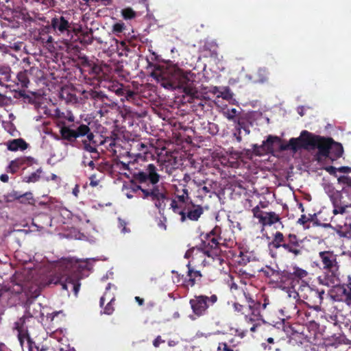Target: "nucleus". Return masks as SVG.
<instances>
[{
	"label": "nucleus",
	"mask_w": 351,
	"mask_h": 351,
	"mask_svg": "<svg viewBox=\"0 0 351 351\" xmlns=\"http://www.w3.org/2000/svg\"><path fill=\"white\" fill-rule=\"evenodd\" d=\"M22 292H25L29 298H36L40 294L41 288L36 285H32L29 287L28 290L26 291V288L19 285V289H17L16 293H20Z\"/></svg>",
	"instance_id": "a878e982"
},
{
	"label": "nucleus",
	"mask_w": 351,
	"mask_h": 351,
	"mask_svg": "<svg viewBox=\"0 0 351 351\" xmlns=\"http://www.w3.org/2000/svg\"><path fill=\"white\" fill-rule=\"evenodd\" d=\"M296 302L297 301L289 300L285 303V306L280 310L285 317L290 319L296 315L300 316V315H301V310L298 308Z\"/></svg>",
	"instance_id": "412c9836"
},
{
	"label": "nucleus",
	"mask_w": 351,
	"mask_h": 351,
	"mask_svg": "<svg viewBox=\"0 0 351 351\" xmlns=\"http://www.w3.org/2000/svg\"><path fill=\"white\" fill-rule=\"evenodd\" d=\"M60 269L63 272L55 284H60L62 289L69 291V288L75 296L80 291V280L83 278V271L88 268L86 262L74 258H65L60 263Z\"/></svg>",
	"instance_id": "f03ea898"
},
{
	"label": "nucleus",
	"mask_w": 351,
	"mask_h": 351,
	"mask_svg": "<svg viewBox=\"0 0 351 351\" xmlns=\"http://www.w3.org/2000/svg\"><path fill=\"white\" fill-rule=\"evenodd\" d=\"M28 143L21 138L12 139L7 142L8 149L12 152L25 150L28 147Z\"/></svg>",
	"instance_id": "b1692460"
},
{
	"label": "nucleus",
	"mask_w": 351,
	"mask_h": 351,
	"mask_svg": "<svg viewBox=\"0 0 351 351\" xmlns=\"http://www.w3.org/2000/svg\"><path fill=\"white\" fill-rule=\"evenodd\" d=\"M12 103L11 97H7L6 95L0 93V108L8 106Z\"/></svg>",
	"instance_id": "49530a36"
},
{
	"label": "nucleus",
	"mask_w": 351,
	"mask_h": 351,
	"mask_svg": "<svg viewBox=\"0 0 351 351\" xmlns=\"http://www.w3.org/2000/svg\"><path fill=\"white\" fill-rule=\"evenodd\" d=\"M155 184H153L152 188L142 189L141 194L138 195L143 199H150L154 203L159 212L163 211L166 208V201L169 199L167 192L164 187Z\"/></svg>",
	"instance_id": "9b49d317"
},
{
	"label": "nucleus",
	"mask_w": 351,
	"mask_h": 351,
	"mask_svg": "<svg viewBox=\"0 0 351 351\" xmlns=\"http://www.w3.org/2000/svg\"><path fill=\"white\" fill-rule=\"evenodd\" d=\"M42 168L38 169L35 172H33L30 175L25 176L24 180L26 182H36L39 180L40 178V173H42Z\"/></svg>",
	"instance_id": "c9c22d12"
},
{
	"label": "nucleus",
	"mask_w": 351,
	"mask_h": 351,
	"mask_svg": "<svg viewBox=\"0 0 351 351\" xmlns=\"http://www.w3.org/2000/svg\"><path fill=\"white\" fill-rule=\"evenodd\" d=\"M204 213L203 207L201 205L195 204L190 201L184 207V212L182 213L180 221L184 222L187 219L197 221Z\"/></svg>",
	"instance_id": "f3484780"
},
{
	"label": "nucleus",
	"mask_w": 351,
	"mask_h": 351,
	"mask_svg": "<svg viewBox=\"0 0 351 351\" xmlns=\"http://www.w3.org/2000/svg\"><path fill=\"white\" fill-rule=\"evenodd\" d=\"M330 149H333V152H334V154H335V157L340 158L342 156L343 152V149L342 145L340 143H335L333 141V143H332Z\"/></svg>",
	"instance_id": "a19ab883"
},
{
	"label": "nucleus",
	"mask_w": 351,
	"mask_h": 351,
	"mask_svg": "<svg viewBox=\"0 0 351 351\" xmlns=\"http://www.w3.org/2000/svg\"><path fill=\"white\" fill-rule=\"evenodd\" d=\"M121 169L128 170L134 180L140 183H145L149 181L151 184H157L160 180V176L157 173V169L154 164H149L142 169L137 168L138 163L135 161L125 163L121 162Z\"/></svg>",
	"instance_id": "423d86ee"
},
{
	"label": "nucleus",
	"mask_w": 351,
	"mask_h": 351,
	"mask_svg": "<svg viewBox=\"0 0 351 351\" xmlns=\"http://www.w3.org/2000/svg\"><path fill=\"white\" fill-rule=\"evenodd\" d=\"M174 199L184 203L189 202V199L190 197L189 191L185 185L183 186L181 190L178 188L176 189Z\"/></svg>",
	"instance_id": "c85d7f7f"
},
{
	"label": "nucleus",
	"mask_w": 351,
	"mask_h": 351,
	"mask_svg": "<svg viewBox=\"0 0 351 351\" xmlns=\"http://www.w3.org/2000/svg\"><path fill=\"white\" fill-rule=\"evenodd\" d=\"M310 218L306 217L305 215H302L300 218H299L298 223L302 225H305L308 221H310Z\"/></svg>",
	"instance_id": "052dcab7"
},
{
	"label": "nucleus",
	"mask_w": 351,
	"mask_h": 351,
	"mask_svg": "<svg viewBox=\"0 0 351 351\" xmlns=\"http://www.w3.org/2000/svg\"><path fill=\"white\" fill-rule=\"evenodd\" d=\"M131 188L132 191L135 193H137L138 191L141 192V190L143 189L140 185L134 184V182L131 183Z\"/></svg>",
	"instance_id": "0e129e2a"
},
{
	"label": "nucleus",
	"mask_w": 351,
	"mask_h": 351,
	"mask_svg": "<svg viewBox=\"0 0 351 351\" xmlns=\"http://www.w3.org/2000/svg\"><path fill=\"white\" fill-rule=\"evenodd\" d=\"M269 72L265 68H260L257 71V80L259 83H265L268 81Z\"/></svg>",
	"instance_id": "f704fd0d"
},
{
	"label": "nucleus",
	"mask_w": 351,
	"mask_h": 351,
	"mask_svg": "<svg viewBox=\"0 0 351 351\" xmlns=\"http://www.w3.org/2000/svg\"><path fill=\"white\" fill-rule=\"evenodd\" d=\"M233 308L234 311L242 315H245V313H247V307L244 306L243 304H241L239 302H234L233 304Z\"/></svg>",
	"instance_id": "de8ad7c7"
},
{
	"label": "nucleus",
	"mask_w": 351,
	"mask_h": 351,
	"mask_svg": "<svg viewBox=\"0 0 351 351\" xmlns=\"http://www.w3.org/2000/svg\"><path fill=\"white\" fill-rule=\"evenodd\" d=\"M224 116L229 120L234 122H237V117L239 114V112L236 108H228L223 112Z\"/></svg>",
	"instance_id": "4c0bfd02"
},
{
	"label": "nucleus",
	"mask_w": 351,
	"mask_h": 351,
	"mask_svg": "<svg viewBox=\"0 0 351 351\" xmlns=\"http://www.w3.org/2000/svg\"><path fill=\"white\" fill-rule=\"evenodd\" d=\"M125 88L123 86V85L120 84V87H117L114 93L118 96L123 97L124 95Z\"/></svg>",
	"instance_id": "e2e57ef3"
},
{
	"label": "nucleus",
	"mask_w": 351,
	"mask_h": 351,
	"mask_svg": "<svg viewBox=\"0 0 351 351\" xmlns=\"http://www.w3.org/2000/svg\"><path fill=\"white\" fill-rule=\"evenodd\" d=\"M241 293L247 303V313H245V321L249 324L263 321V311L268 304L267 300L265 299L264 303L261 304L260 302L254 301L249 292L242 289Z\"/></svg>",
	"instance_id": "1a4fd4ad"
},
{
	"label": "nucleus",
	"mask_w": 351,
	"mask_h": 351,
	"mask_svg": "<svg viewBox=\"0 0 351 351\" xmlns=\"http://www.w3.org/2000/svg\"><path fill=\"white\" fill-rule=\"evenodd\" d=\"M261 271L264 274V275L266 277L268 278L273 276L277 272L276 270L273 269L270 267H266L265 269H262Z\"/></svg>",
	"instance_id": "3c124183"
},
{
	"label": "nucleus",
	"mask_w": 351,
	"mask_h": 351,
	"mask_svg": "<svg viewBox=\"0 0 351 351\" xmlns=\"http://www.w3.org/2000/svg\"><path fill=\"white\" fill-rule=\"evenodd\" d=\"M136 96V94L135 92L131 90L130 89L126 88H125L124 95L123 97H124L126 100L130 101L134 99Z\"/></svg>",
	"instance_id": "8fccbe9b"
},
{
	"label": "nucleus",
	"mask_w": 351,
	"mask_h": 351,
	"mask_svg": "<svg viewBox=\"0 0 351 351\" xmlns=\"http://www.w3.org/2000/svg\"><path fill=\"white\" fill-rule=\"evenodd\" d=\"M122 15L125 19H132L136 16L135 12L130 8L122 10Z\"/></svg>",
	"instance_id": "a18cd8bd"
},
{
	"label": "nucleus",
	"mask_w": 351,
	"mask_h": 351,
	"mask_svg": "<svg viewBox=\"0 0 351 351\" xmlns=\"http://www.w3.org/2000/svg\"><path fill=\"white\" fill-rule=\"evenodd\" d=\"M188 270L186 277L183 280V284L186 287H193L196 283L200 282L202 275L199 270L195 269L191 266L190 263L186 265Z\"/></svg>",
	"instance_id": "aec40b11"
},
{
	"label": "nucleus",
	"mask_w": 351,
	"mask_h": 351,
	"mask_svg": "<svg viewBox=\"0 0 351 351\" xmlns=\"http://www.w3.org/2000/svg\"><path fill=\"white\" fill-rule=\"evenodd\" d=\"M221 241L222 237L221 235L219 237H213L212 239L208 242L201 243L199 249L207 256L213 257L219 264H222L224 260L219 256L221 252L219 246Z\"/></svg>",
	"instance_id": "2eb2a0df"
},
{
	"label": "nucleus",
	"mask_w": 351,
	"mask_h": 351,
	"mask_svg": "<svg viewBox=\"0 0 351 351\" xmlns=\"http://www.w3.org/2000/svg\"><path fill=\"white\" fill-rule=\"evenodd\" d=\"M347 288L344 287V285L339 288L342 289L343 293L345 295V302L348 305L351 306V281L350 280L346 285Z\"/></svg>",
	"instance_id": "72a5a7b5"
},
{
	"label": "nucleus",
	"mask_w": 351,
	"mask_h": 351,
	"mask_svg": "<svg viewBox=\"0 0 351 351\" xmlns=\"http://www.w3.org/2000/svg\"><path fill=\"white\" fill-rule=\"evenodd\" d=\"M51 25L56 32H58L61 34H69L74 32L72 22L69 21V19L65 16H56L51 19Z\"/></svg>",
	"instance_id": "6ab92c4d"
},
{
	"label": "nucleus",
	"mask_w": 351,
	"mask_h": 351,
	"mask_svg": "<svg viewBox=\"0 0 351 351\" xmlns=\"http://www.w3.org/2000/svg\"><path fill=\"white\" fill-rule=\"evenodd\" d=\"M220 234H221V228L218 226H215L210 232L206 233L202 232L200 234L201 243L208 242L212 239L213 237H219Z\"/></svg>",
	"instance_id": "cd10ccee"
},
{
	"label": "nucleus",
	"mask_w": 351,
	"mask_h": 351,
	"mask_svg": "<svg viewBox=\"0 0 351 351\" xmlns=\"http://www.w3.org/2000/svg\"><path fill=\"white\" fill-rule=\"evenodd\" d=\"M85 97L93 101V105L97 108H100V112H108V108H114L117 104L110 99L101 91L90 90L86 93Z\"/></svg>",
	"instance_id": "4468645a"
},
{
	"label": "nucleus",
	"mask_w": 351,
	"mask_h": 351,
	"mask_svg": "<svg viewBox=\"0 0 351 351\" xmlns=\"http://www.w3.org/2000/svg\"><path fill=\"white\" fill-rule=\"evenodd\" d=\"M93 29L92 28H87L86 31L82 33L81 43L84 45H91L94 40Z\"/></svg>",
	"instance_id": "2f4dec72"
},
{
	"label": "nucleus",
	"mask_w": 351,
	"mask_h": 351,
	"mask_svg": "<svg viewBox=\"0 0 351 351\" xmlns=\"http://www.w3.org/2000/svg\"><path fill=\"white\" fill-rule=\"evenodd\" d=\"M162 343H165V340L162 339L160 335H158L153 341V346L155 348H158V347H159L160 344Z\"/></svg>",
	"instance_id": "680f3d73"
},
{
	"label": "nucleus",
	"mask_w": 351,
	"mask_h": 351,
	"mask_svg": "<svg viewBox=\"0 0 351 351\" xmlns=\"http://www.w3.org/2000/svg\"><path fill=\"white\" fill-rule=\"evenodd\" d=\"M84 149L90 153H97V149L95 147L92 146L90 143L87 142L86 140L83 141Z\"/></svg>",
	"instance_id": "603ef678"
},
{
	"label": "nucleus",
	"mask_w": 351,
	"mask_h": 351,
	"mask_svg": "<svg viewBox=\"0 0 351 351\" xmlns=\"http://www.w3.org/2000/svg\"><path fill=\"white\" fill-rule=\"evenodd\" d=\"M308 273L306 270L294 267L293 271L284 270L280 274L278 281L285 288L292 289L295 294L298 295L300 293V289L305 285H308L305 278Z\"/></svg>",
	"instance_id": "0eeeda50"
},
{
	"label": "nucleus",
	"mask_w": 351,
	"mask_h": 351,
	"mask_svg": "<svg viewBox=\"0 0 351 351\" xmlns=\"http://www.w3.org/2000/svg\"><path fill=\"white\" fill-rule=\"evenodd\" d=\"M296 140H293L291 138L289 139V143L287 144H280L279 146V149L280 151H287L291 150L293 153H295V147H294V142Z\"/></svg>",
	"instance_id": "79ce46f5"
},
{
	"label": "nucleus",
	"mask_w": 351,
	"mask_h": 351,
	"mask_svg": "<svg viewBox=\"0 0 351 351\" xmlns=\"http://www.w3.org/2000/svg\"><path fill=\"white\" fill-rule=\"evenodd\" d=\"M302 313L301 315H300L299 317H302L303 315H304V316L306 317V321L308 322H313V319L311 318V313L307 312V311H301Z\"/></svg>",
	"instance_id": "69168bd1"
},
{
	"label": "nucleus",
	"mask_w": 351,
	"mask_h": 351,
	"mask_svg": "<svg viewBox=\"0 0 351 351\" xmlns=\"http://www.w3.org/2000/svg\"><path fill=\"white\" fill-rule=\"evenodd\" d=\"M126 29V26L123 22H118L113 25L112 31L113 34L119 36Z\"/></svg>",
	"instance_id": "ea45409f"
},
{
	"label": "nucleus",
	"mask_w": 351,
	"mask_h": 351,
	"mask_svg": "<svg viewBox=\"0 0 351 351\" xmlns=\"http://www.w3.org/2000/svg\"><path fill=\"white\" fill-rule=\"evenodd\" d=\"M217 351H239L236 345H231L226 342H220Z\"/></svg>",
	"instance_id": "e433bc0d"
},
{
	"label": "nucleus",
	"mask_w": 351,
	"mask_h": 351,
	"mask_svg": "<svg viewBox=\"0 0 351 351\" xmlns=\"http://www.w3.org/2000/svg\"><path fill=\"white\" fill-rule=\"evenodd\" d=\"M234 136L236 137L237 141L240 143L242 141L241 137V132L239 130H236V132L234 133Z\"/></svg>",
	"instance_id": "774afa93"
},
{
	"label": "nucleus",
	"mask_w": 351,
	"mask_h": 351,
	"mask_svg": "<svg viewBox=\"0 0 351 351\" xmlns=\"http://www.w3.org/2000/svg\"><path fill=\"white\" fill-rule=\"evenodd\" d=\"M209 130L210 131V134L214 135L217 134L219 131L218 125L216 123H209Z\"/></svg>",
	"instance_id": "13d9d810"
},
{
	"label": "nucleus",
	"mask_w": 351,
	"mask_h": 351,
	"mask_svg": "<svg viewBox=\"0 0 351 351\" xmlns=\"http://www.w3.org/2000/svg\"><path fill=\"white\" fill-rule=\"evenodd\" d=\"M34 322L35 319L33 315L29 314L28 311H27L25 315L14 322V329L17 331L18 340L22 348H24L25 343L27 346L32 341L29 335V328L32 326L31 324Z\"/></svg>",
	"instance_id": "9d476101"
},
{
	"label": "nucleus",
	"mask_w": 351,
	"mask_h": 351,
	"mask_svg": "<svg viewBox=\"0 0 351 351\" xmlns=\"http://www.w3.org/2000/svg\"><path fill=\"white\" fill-rule=\"evenodd\" d=\"M188 203L181 202L178 199H173L170 204V208L172 209L174 213L178 214L181 217L182 213L184 212V207Z\"/></svg>",
	"instance_id": "c756f323"
},
{
	"label": "nucleus",
	"mask_w": 351,
	"mask_h": 351,
	"mask_svg": "<svg viewBox=\"0 0 351 351\" xmlns=\"http://www.w3.org/2000/svg\"><path fill=\"white\" fill-rule=\"evenodd\" d=\"M54 115L58 119V126L60 129L61 126L60 124L62 121H63L65 125H66V121L72 123V124L76 123L75 122V116L69 110H61L60 109L57 108L54 111Z\"/></svg>",
	"instance_id": "4be33fe9"
},
{
	"label": "nucleus",
	"mask_w": 351,
	"mask_h": 351,
	"mask_svg": "<svg viewBox=\"0 0 351 351\" xmlns=\"http://www.w3.org/2000/svg\"><path fill=\"white\" fill-rule=\"evenodd\" d=\"M269 246L275 249L282 248L287 254H291L294 258L302 256L307 251L304 246V241L296 234L289 233L284 235L279 231L274 234Z\"/></svg>",
	"instance_id": "39448f33"
},
{
	"label": "nucleus",
	"mask_w": 351,
	"mask_h": 351,
	"mask_svg": "<svg viewBox=\"0 0 351 351\" xmlns=\"http://www.w3.org/2000/svg\"><path fill=\"white\" fill-rule=\"evenodd\" d=\"M60 136L63 140L74 142L77 138L86 136L87 142L95 143V135L91 132L90 128L84 123L77 121L75 123L65 125L63 121L60 124Z\"/></svg>",
	"instance_id": "6e6552de"
},
{
	"label": "nucleus",
	"mask_w": 351,
	"mask_h": 351,
	"mask_svg": "<svg viewBox=\"0 0 351 351\" xmlns=\"http://www.w3.org/2000/svg\"><path fill=\"white\" fill-rule=\"evenodd\" d=\"M296 140L294 142L295 152L300 149L311 150L317 149V156L327 158L330 154V148L333 139L331 138H325L324 136L314 134L307 130H302L299 137L291 138Z\"/></svg>",
	"instance_id": "20e7f679"
},
{
	"label": "nucleus",
	"mask_w": 351,
	"mask_h": 351,
	"mask_svg": "<svg viewBox=\"0 0 351 351\" xmlns=\"http://www.w3.org/2000/svg\"><path fill=\"white\" fill-rule=\"evenodd\" d=\"M217 300L218 297L215 294H213L210 296L199 295H194L189 300V304L194 315L199 317L206 315L209 307L215 304Z\"/></svg>",
	"instance_id": "f8f14e48"
},
{
	"label": "nucleus",
	"mask_w": 351,
	"mask_h": 351,
	"mask_svg": "<svg viewBox=\"0 0 351 351\" xmlns=\"http://www.w3.org/2000/svg\"><path fill=\"white\" fill-rule=\"evenodd\" d=\"M346 208H347V206H335L333 213L335 215L343 214L346 213Z\"/></svg>",
	"instance_id": "6e6d98bb"
},
{
	"label": "nucleus",
	"mask_w": 351,
	"mask_h": 351,
	"mask_svg": "<svg viewBox=\"0 0 351 351\" xmlns=\"http://www.w3.org/2000/svg\"><path fill=\"white\" fill-rule=\"evenodd\" d=\"M24 197H25L27 199H33L32 194L31 193H26L23 195H19V196L16 197V199H21V198H24Z\"/></svg>",
	"instance_id": "338daca9"
},
{
	"label": "nucleus",
	"mask_w": 351,
	"mask_h": 351,
	"mask_svg": "<svg viewBox=\"0 0 351 351\" xmlns=\"http://www.w3.org/2000/svg\"><path fill=\"white\" fill-rule=\"evenodd\" d=\"M322 274L317 280L320 285L337 287L341 283V272L339 256L333 251L326 250L319 252Z\"/></svg>",
	"instance_id": "7ed1b4c3"
},
{
	"label": "nucleus",
	"mask_w": 351,
	"mask_h": 351,
	"mask_svg": "<svg viewBox=\"0 0 351 351\" xmlns=\"http://www.w3.org/2000/svg\"><path fill=\"white\" fill-rule=\"evenodd\" d=\"M27 348L29 351H45V350L43 348H39L38 346L35 343L34 341H32L31 343H29L27 346Z\"/></svg>",
	"instance_id": "864d4df0"
},
{
	"label": "nucleus",
	"mask_w": 351,
	"mask_h": 351,
	"mask_svg": "<svg viewBox=\"0 0 351 351\" xmlns=\"http://www.w3.org/2000/svg\"><path fill=\"white\" fill-rule=\"evenodd\" d=\"M22 292H25L29 298H36L40 294L41 288L36 285H32L29 287L28 290L26 291V288L19 285V289H17L16 293H20Z\"/></svg>",
	"instance_id": "393cba45"
},
{
	"label": "nucleus",
	"mask_w": 351,
	"mask_h": 351,
	"mask_svg": "<svg viewBox=\"0 0 351 351\" xmlns=\"http://www.w3.org/2000/svg\"><path fill=\"white\" fill-rule=\"evenodd\" d=\"M60 97L67 104H77L78 98L74 90L69 87H63L60 91Z\"/></svg>",
	"instance_id": "5701e85b"
},
{
	"label": "nucleus",
	"mask_w": 351,
	"mask_h": 351,
	"mask_svg": "<svg viewBox=\"0 0 351 351\" xmlns=\"http://www.w3.org/2000/svg\"><path fill=\"white\" fill-rule=\"evenodd\" d=\"M198 193L202 196H206L210 193V189L206 186H204L198 189Z\"/></svg>",
	"instance_id": "4d7b16f0"
},
{
	"label": "nucleus",
	"mask_w": 351,
	"mask_h": 351,
	"mask_svg": "<svg viewBox=\"0 0 351 351\" xmlns=\"http://www.w3.org/2000/svg\"><path fill=\"white\" fill-rule=\"evenodd\" d=\"M339 182L346 185L347 191L351 193V178L348 176H341L339 179Z\"/></svg>",
	"instance_id": "c03bdc74"
},
{
	"label": "nucleus",
	"mask_w": 351,
	"mask_h": 351,
	"mask_svg": "<svg viewBox=\"0 0 351 351\" xmlns=\"http://www.w3.org/2000/svg\"><path fill=\"white\" fill-rule=\"evenodd\" d=\"M90 186L95 187L99 184V180L97 179L96 174H93L89 178Z\"/></svg>",
	"instance_id": "5fc2aeb1"
},
{
	"label": "nucleus",
	"mask_w": 351,
	"mask_h": 351,
	"mask_svg": "<svg viewBox=\"0 0 351 351\" xmlns=\"http://www.w3.org/2000/svg\"><path fill=\"white\" fill-rule=\"evenodd\" d=\"M110 284H108V287H106V291L104 293V295L101 296V298H100L99 306L101 307H103V306L104 304L105 300L108 296V290L110 289Z\"/></svg>",
	"instance_id": "bf43d9fd"
},
{
	"label": "nucleus",
	"mask_w": 351,
	"mask_h": 351,
	"mask_svg": "<svg viewBox=\"0 0 351 351\" xmlns=\"http://www.w3.org/2000/svg\"><path fill=\"white\" fill-rule=\"evenodd\" d=\"M236 130H239L241 132V130H243L245 135H248L250 133V130L249 126L244 122L240 120L237 121V125L235 126Z\"/></svg>",
	"instance_id": "37998d69"
},
{
	"label": "nucleus",
	"mask_w": 351,
	"mask_h": 351,
	"mask_svg": "<svg viewBox=\"0 0 351 351\" xmlns=\"http://www.w3.org/2000/svg\"><path fill=\"white\" fill-rule=\"evenodd\" d=\"M252 213H253V215L255 218H257L258 219V221L259 223H261V217H263L264 215H265V213L263 212L258 206H255L253 209H252Z\"/></svg>",
	"instance_id": "09e8293b"
},
{
	"label": "nucleus",
	"mask_w": 351,
	"mask_h": 351,
	"mask_svg": "<svg viewBox=\"0 0 351 351\" xmlns=\"http://www.w3.org/2000/svg\"><path fill=\"white\" fill-rule=\"evenodd\" d=\"M197 93L191 95V94H186L188 97V101L190 103H193L194 104L197 105L201 107L202 109L204 108V104H206V101L199 98V95L201 93L196 89Z\"/></svg>",
	"instance_id": "7c9ffc66"
},
{
	"label": "nucleus",
	"mask_w": 351,
	"mask_h": 351,
	"mask_svg": "<svg viewBox=\"0 0 351 351\" xmlns=\"http://www.w3.org/2000/svg\"><path fill=\"white\" fill-rule=\"evenodd\" d=\"M261 223L263 226H271L280 220V217L278 215H277L274 212H268L265 213V215L263 217H261Z\"/></svg>",
	"instance_id": "bb28decb"
},
{
	"label": "nucleus",
	"mask_w": 351,
	"mask_h": 351,
	"mask_svg": "<svg viewBox=\"0 0 351 351\" xmlns=\"http://www.w3.org/2000/svg\"><path fill=\"white\" fill-rule=\"evenodd\" d=\"M114 302H115V298L114 296H112L110 299L108 303L106 304V306L104 308L103 313L106 315H112L114 311Z\"/></svg>",
	"instance_id": "58836bf2"
},
{
	"label": "nucleus",
	"mask_w": 351,
	"mask_h": 351,
	"mask_svg": "<svg viewBox=\"0 0 351 351\" xmlns=\"http://www.w3.org/2000/svg\"><path fill=\"white\" fill-rule=\"evenodd\" d=\"M325 291L311 288L310 285H305L300 289V293L298 295L302 298L304 303L310 308L316 311L320 310V306L324 299Z\"/></svg>",
	"instance_id": "ddd939ff"
},
{
	"label": "nucleus",
	"mask_w": 351,
	"mask_h": 351,
	"mask_svg": "<svg viewBox=\"0 0 351 351\" xmlns=\"http://www.w3.org/2000/svg\"><path fill=\"white\" fill-rule=\"evenodd\" d=\"M17 79L19 82L21 84L22 88H27L29 83V80L27 76V71L24 70L23 71H20L17 74Z\"/></svg>",
	"instance_id": "473e14b6"
},
{
	"label": "nucleus",
	"mask_w": 351,
	"mask_h": 351,
	"mask_svg": "<svg viewBox=\"0 0 351 351\" xmlns=\"http://www.w3.org/2000/svg\"><path fill=\"white\" fill-rule=\"evenodd\" d=\"M37 160L31 156H21L11 160L6 167V171L12 174L16 173L21 169H25L27 167L37 164Z\"/></svg>",
	"instance_id": "a211bd4d"
},
{
	"label": "nucleus",
	"mask_w": 351,
	"mask_h": 351,
	"mask_svg": "<svg viewBox=\"0 0 351 351\" xmlns=\"http://www.w3.org/2000/svg\"><path fill=\"white\" fill-rule=\"evenodd\" d=\"M149 66H154L151 76L161 83V85L169 89H182L185 94H195V75L191 72H185L181 69L167 70L160 66L153 64L148 61Z\"/></svg>",
	"instance_id": "f257e3e1"
},
{
	"label": "nucleus",
	"mask_w": 351,
	"mask_h": 351,
	"mask_svg": "<svg viewBox=\"0 0 351 351\" xmlns=\"http://www.w3.org/2000/svg\"><path fill=\"white\" fill-rule=\"evenodd\" d=\"M281 138L277 136L269 135L265 141H263L262 145H252V150L247 149V152H252L254 155L261 156L266 154H272L274 152V145L276 143H280Z\"/></svg>",
	"instance_id": "dca6fc26"
}]
</instances>
